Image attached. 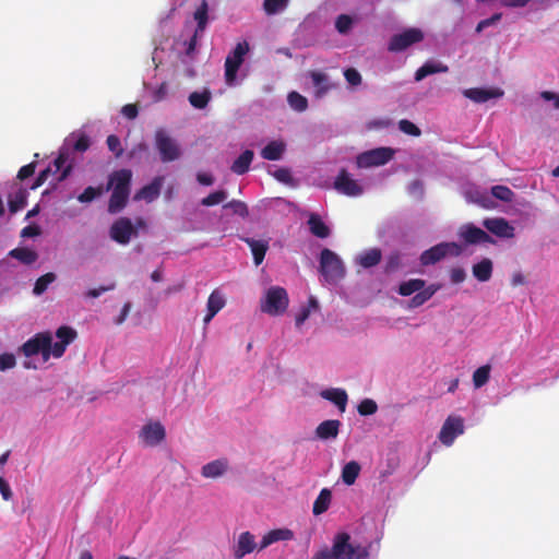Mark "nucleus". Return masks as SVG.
I'll return each mask as SVG.
<instances>
[{
  "mask_svg": "<svg viewBox=\"0 0 559 559\" xmlns=\"http://www.w3.org/2000/svg\"><path fill=\"white\" fill-rule=\"evenodd\" d=\"M459 236L467 245L495 243V240L481 228L474 224H465L459 230Z\"/></svg>",
  "mask_w": 559,
  "mask_h": 559,
  "instance_id": "ddd939ff",
  "label": "nucleus"
},
{
  "mask_svg": "<svg viewBox=\"0 0 559 559\" xmlns=\"http://www.w3.org/2000/svg\"><path fill=\"white\" fill-rule=\"evenodd\" d=\"M492 195L501 201L510 202L513 199V191L506 186H495L491 188Z\"/></svg>",
  "mask_w": 559,
  "mask_h": 559,
  "instance_id": "603ef678",
  "label": "nucleus"
},
{
  "mask_svg": "<svg viewBox=\"0 0 559 559\" xmlns=\"http://www.w3.org/2000/svg\"><path fill=\"white\" fill-rule=\"evenodd\" d=\"M401 266V255L397 252L391 253L385 262V272L392 273Z\"/></svg>",
  "mask_w": 559,
  "mask_h": 559,
  "instance_id": "13d9d810",
  "label": "nucleus"
},
{
  "mask_svg": "<svg viewBox=\"0 0 559 559\" xmlns=\"http://www.w3.org/2000/svg\"><path fill=\"white\" fill-rule=\"evenodd\" d=\"M357 409L361 416H369L373 415L378 411V405L373 400L365 399L359 403Z\"/></svg>",
  "mask_w": 559,
  "mask_h": 559,
  "instance_id": "864d4df0",
  "label": "nucleus"
},
{
  "mask_svg": "<svg viewBox=\"0 0 559 559\" xmlns=\"http://www.w3.org/2000/svg\"><path fill=\"white\" fill-rule=\"evenodd\" d=\"M253 152L251 150H246L243 151L237 159H235V162L233 163L230 169L233 173L237 174V175H243L246 174L249 168H250V165L252 163V159H253Z\"/></svg>",
  "mask_w": 559,
  "mask_h": 559,
  "instance_id": "bb28decb",
  "label": "nucleus"
},
{
  "mask_svg": "<svg viewBox=\"0 0 559 559\" xmlns=\"http://www.w3.org/2000/svg\"><path fill=\"white\" fill-rule=\"evenodd\" d=\"M121 112L130 120L135 119L139 114L138 106L134 104H127L122 107Z\"/></svg>",
  "mask_w": 559,
  "mask_h": 559,
  "instance_id": "774afa93",
  "label": "nucleus"
},
{
  "mask_svg": "<svg viewBox=\"0 0 559 559\" xmlns=\"http://www.w3.org/2000/svg\"><path fill=\"white\" fill-rule=\"evenodd\" d=\"M212 98L211 91L204 88L202 92H192L189 95V103L197 109H204Z\"/></svg>",
  "mask_w": 559,
  "mask_h": 559,
  "instance_id": "ea45409f",
  "label": "nucleus"
},
{
  "mask_svg": "<svg viewBox=\"0 0 559 559\" xmlns=\"http://www.w3.org/2000/svg\"><path fill=\"white\" fill-rule=\"evenodd\" d=\"M473 275L479 282H487L492 275V262L489 259H483L473 266Z\"/></svg>",
  "mask_w": 559,
  "mask_h": 559,
  "instance_id": "f704fd0d",
  "label": "nucleus"
},
{
  "mask_svg": "<svg viewBox=\"0 0 559 559\" xmlns=\"http://www.w3.org/2000/svg\"><path fill=\"white\" fill-rule=\"evenodd\" d=\"M154 142L163 163H170L180 158L181 148L179 144L165 129L159 128L155 131Z\"/></svg>",
  "mask_w": 559,
  "mask_h": 559,
  "instance_id": "20e7f679",
  "label": "nucleus"
},
{
  "mask_svg": "<svg viewBox=\"0 0 559 559\" xmlns=\"http://www.w3.org/2000/svg\"><path fill=\"white\" fill-rule=\"evenodd\" d=\"M368 551L350 544V535L346 532L337 533L333 538L331 548L323 547L318 550L312 559H366Z\"/></svg>",
  "mask_w": 559,
  "mask_h": 559,
  "instance_id": "f257e3e1",
  "label": "nucleus"
},
{
  "mask_svg": "<svg viewBox=\"0 0 559 559\" xmlns=\"http://www.w3.org/2000/svg\"><path fill=\"white\" fill-rule=\"evenodd\" d=\"M294 537L293 531L288 528H275L267 532L261 539L259 544V551L265 549L272 544L280 540H290Z\"/></svg>",
  "mask_w": 559,
  "mask_h": 559,
  "instance_id": "5701e85b",
  "label": "nucleus"
},
{
  "mask_svg": "<svg viewBox=\"0 0 559 559\" xmlns=\"http://www.w3.org/2000/svg\"><path fill=\"white\" fill-rule=\"evenodd\" d=\"M360 473V465L356 461L346 463L342 469V480L344 484L350 486L355 484Z\"/></svg>",
  "mask_w": 559,
  "mask_h": 559,
  "instance_id": "e433bc0d",
  "label": "nucleus"
},
{
  "mask_svg": "<svg viewBox=\"0 0 559 559\" xmlns=\"http://www.w3.org/2000/svg\"><path fill=\"white\" fill-rule=\"evenodd\" d=\"M259 550V545L255 543V537L249 531L242 532L233 547V556L235 559H242L245 556Z\"/></svg>",
  "mask_w": 559,
  "mask_h": 559,
  "instance_id": "f3484780",
  "label": "nucleus"
},
{
  "mask_svg": "<svg viewBox=\"0 0 559 559\" xmlns=\"http://www.w3.org/2000/svg\"><path fill=\"white\" fill-rule=\"evenodd\" d=\"M464 432V420L461 416L450 415L443 423L439 440L442 444L450 447L453 444L456 437Z\"/></svg>",
  "mask_w": 559,
  "mask_h": 559,
  "instance_id": "9b49d317",
  "label": "nucleus"
},
{
  "mask_svg": "<svg viewBox=\"0 0 559 559\" xmlns=\"http://www.w3.org/2000/svg\"><path fill=\"white\" fill-rule=\"evenodd\" d=\"M131 179L132 171L130 169L116 170L110 175L106 190L112 189V192L130 194Z\"/></svg>",
  "mask_w": 559,
  "mask_h": 559,
  "instance_id": "2eb2a0df",
  "label": "nucleus"
},
{
  "mask_svg": "<svg viewBox=\"0 0 559 559\" xmlns=\"http://www.w3.org/2000/svg\"><path fill=\"white\" fill-rule=\"evenodd\" d=\"M9 211L12 214L17 213L26 205V194L23 190L17 191L14 195L9 198Z\"/></svg>",
  "mask_w": 559,
  "mask_h": 559,
  "instance_id": "c03bdc74",
  "label": "nucleus"
},
{
  "mask_svg": "<svg viewBox=\"0 0 559 559\" xmlns=\"http://www.w3.org/2000/svg\"><path fill=\"white\" fill-rule=\"evenodd\" d=\"M463 95L475 102V103H486L489 99L498 98L503 95V92L500 88H480V87H473L467 88L463 92Z\"/></svg>",
  "mask_w": 559,
  "mask_h": 559,
  "instance_id": "aec40b11",
  "label": "nucleus"
},
{
  "mask_svg": "<svg viewBox=\"0 0 559 559\" xmlns=\"http://www.w3.org/2000/svg\"><path fill=\"white\" fill-rule=\"evenodd\" d=\"M310 76L312 79V82H313V85L316 86L317 88V96L318 97H321L322 95H324L330 88V84L328 82V75L322 73V72H318V71H312L310 73Z\"/></svg>",
  "mask_w": 559,
  "mask_h": 559,
  "instance_id": "a19ab883",
  "label": "nucleus"
},
{
  "mask_svg": "<svg viewBox=\"0 0 559 559\" xmlns=\"http://www.w3.org/2000/svg\"><path fill=\"white\" fill-rule=\"evenodd\" d=\"M35 168H36L35 163H29L27 165L22 166L17 173V178L20 180H24V179L33 176L35 173Z\"/></svg>",
  "mask_w": 559,
  "mask_h": 559,
  "instance_id": "338daca9",
  "label": "nucleus"
},
{
  "mask_svg": "<svg viewBox=\"0 0 559 559\" xmlns=\"http://www.w3.org/2000/svg\"><path fill=\"white\" fill-rule=\"evenodd\" d=\"M9 257L19 260L22 264L25 265H31L35 263L38 259L37 252L26 247H19L12 249L9 252Z\"/></svg>",
  "mask_w": 559,
  "mask_h": 559,
  "instance_id": "cd10ccee",
  "label": "nucleus"
},
{
  "mask_svg": "<svg viewBox=\"0 0 559 559\" xmlns=\"http://www.w3.org/2000/svg\"><path fill=\"white\" fill-rule=\"evenodd\" d=\"M116 287V283H110L109 285H103V286H99L97 288H92V289H88L86 292V297H90V298H97L99 297L102 294L106 293V292H109V290H112L115 289Z\"/></svg>",
  "mask_w": 559,
  "mask_h": 559,
  "instance_id": "680f3d73",
  "label": "nucleus"
},
{
  "mask_svg": "<svg viewBox=\"0 0 559 559\" xmlns=\"http://www.w3.org/2000/svg\"><path fill=\"white\" fill-rule=\"evenodd\" d=\"M342 423L337 419H328L318 425L316 437L320 440L335 439L338 436Z\"/></svg>",
  "mask_w": 559,
  "mask_h": 559,
  "instance_id": "4be33fe9",
  "label": "nucleus"
},
{
  "mask_svg": "<svg viewBox=\"0 0 559 559\" xmlns=\"http://www.w3.org/2000/svg\"><path fill=\"white\" fill-rule=\"evenodd\" d=\"M129 195L127 193L112 192L108 202V212L116 214L122 211L128 203Z\"/></svg>",
  "mask_w": 559,
  "mask_h": 559,
  "instance_id": "58836bf2",
  "label": "nucleus"
},
{
  "mask_svg": "<svg viewBox=\"0 0 559 559\" xmlns=\"http://www.w3.org/2000/svg\"><path fill=\"white\" fill-rule=\"evenodd\" d=\"M51 341L52 336L50 332H40L26 341L22 345L21 350L26 357H32L40 353L44 359L48 360L50 357Z\"/></svg>",
  "mask_w": 559,
  "mask_h": 559,
  "instance_id": "0eeeda50",
  "label": "nucleus"
},
{
  "mask_svg": "<svg viewBox=\"0 0 559 559\" xmlns=\"http://www.w3.org/2000/svg\"><path fill=\"white\" fill-rule=\"evenodd\" d=\"M424 39V33L421 29L412 27L407 28L400 34H395L391 37L388 50L391 52H401L411 47L414 44L420 43Z\"/></svg>",
  "mask_w": 559,
  "mask_h": 559,
  "instance_id": "1a4fd4ad",
  "label": "nucleus"
},
{
  "mask_svg": "<svg viewBox=\"0 0 559 559\" xmlns=\"http://www.w3.org/2000/svg\"><path fill=\"white\" fill-rule=\"evenodd\" d=\"M320 273L328 283H337L345 276L342 260L328 248H324L320 253Z\"/></svg>",
  "mask_w": 559,
  "mask_h": 559,
  "instance_id": "7ed1b4c3",
  "label": "nucleus"
},
{
  "mask_svg": "<svg viewBox=\"0 0 559 559\" xmlns=\"http://www.w3.org/2000/svg\"><path fill=\"white\" fill-rule=\"evenodd\" d=\"M16 364L15 356L11 353L0 354V370L5 371L14 368Z\"/></svg>",
  "mask_w": 559,
  "mask_h": 559,
  "instance_id": "bf43d9fd",
  "label": "nucleus"
},
{
  "mask_svg": "<svg viewBox=\"0 0 559 559\" xmlns=\"http://www.w3.org/2000/svg\"><path fill=\"white\" fill-rule=\"evenodd\" d=\"M289 3V0H264L263 9L267 15H274L284 11Z\"/></svg>",
  "mask_w": 559,
  "mask_h": 559,
  "instance_id": "a18cd8bd",
  "label": "nucleus"
},
{
  "mask_svg": "<svg viewBox=\"0 0 559 559\" xmlns=\"http://www.w3.org/2000/svg\"><path fill=\"white\" fill-rule=\"evenodd\" d=\"M448 67L440 63V62H426L424 66H421L417 71L415 72V81L419 82L424 80L426 76L440 73V72H447Z\"/></svg>",
  "mask_w": 559,
  "mask_h": 559,
  "instance_id": "473e14b6",
  "label": "nucleus"
},
{
  "mask_svg": "<svg viewBox=\"0 0 559 559\" xmlns=\"http://www.w3.org/2000/svg\"><path fill=\"white\" fill-rule=\"evenodd\" d=\"M466 278V273L462 267H453L450 271V280L453 284H460Z\"/></svg>",
  "mask_w": 559,
  "mask_h": 559,
  "instance_id": "69168bd1",
  "label": "nucleus"
},
{
  "mask_svg": "<svg viewBox=\"0 0 559 559\" xmlns=\"http://www.w3.org/2000/svg\"><path fill=\"white\" fill-rule=\"evenodd\" d=\"M287 100L289 106L296 111L302 112L308 108L307 98L297 92H290Z\"/></svg>",
  "mask_w": 559,
  "mask_h": 559,
  "instance_id": "37998d69",
  "label": "nucleus"
},
{
  "mask_svg": "<svg viewBox=\"0 0 559 559\" xmlns=\"http://www.w3.org/2000/svg\"><path fill=\"white\" fill-rule=\"evenodd\" d=\"M165 178L163 176H156L151 183L142 187L134 195V200H144L146 202H153L160 194Z\"/></svg>",
  "mask_w": 559,
  "mask_h": 559,
  "instance_id": "6ab92c4d",
  "label": "nucleus"
},
{
  "mask_svg": "<svg viewBox=\"0 0 559 559\" xmlns=\"http://www.w3.org/2000/svg\"><path fill=\"white\" fill-rule=\"evenodd\" d=\"M490 366L485 365L479 368H477L473 373V383L475 388H481L484 386L490 378Z\"/></svg>",
  "mask_w": 559,
  "mask_h": 559,
  "instance_id": "79ce46f5",
  "label": "nucleus"
},
{
  "mask_svg": "<svg viewBox=\"0 0 559 559\" xmlns=\"http://www.w3.org/2000/svg\"><path fill=\"white\" fill-rule=\"evenodd\" d=\"M334 188L341 193L348 197H357L362 193L361 186L354 179H352L346 171L342 169L334 181Z\"/></svg>",
  "mask_w": 559,
  "mask_h": 559,
  "instance_id": "dca6fc26",
  "label": "nucleus"
},
{
  "mask_svg": "<svg viewBox=\"0 0 559 559\" xmlns=\"http://www.w3.org/2000/svg\"><path fill=\"white\" fill-rule=\"evenodd\" d=\"M225 209H230L234 214L246 218L249 215L248 206L245 202L240 200H231L230 202L224 205Z\"/></svg>",
  "mask_w": 559,
  "mask_h": 559,
  "instance_id": "8fccbe9b",
  "label": "nucleus"
},
{
  "mask_svg": "<svg viewBox=\"0 0 559 559\" xmlns=\"http://www.w3.org/2000/svg\"><path fill=\"white\" fill-rule=\"evenodd\" d=\"M91 145L90 138L86 134H81L74 145L73 148L76 152H85Z\"/></svg>",
  "mask_w": 559,
  "mask_h": 559,
  "instance_id": "0e129e2a",
  "label": "nucleus"
},
{
  "mask_svg": "<svg viewBox=\"0 0 559 559\" xmlns=\"http://www.w3.org/2000/svg\"><path fill=\"white\" fill-rule=\"evenodd\" d=\"M462 253V247L456 242H440L425 250L419 261L423 266L433 265L447 255L459 257Z\"/></svg>",
  "mask_w": 559,
  "mask_h": 559,
  "instance_id": "39448f33",
  "label": "nucleus"
},
{
  "mask_svg": "<svg viewBox=\"0 0 559 559\" xmlns=\"http://www.w3.org/2000/svg\"><path fill=\"white\" fill-rule=\"evenodd\" d=\"M344 76L348 84L357 86L361 84V75L355 68H348L344 71Z\"/></svg>",
  "mask_w": 559,
  "mask_h": 559,
  "instance_id": "052dcab7",
  "label": "nucleus"
},
{
  "mask_svg": "<svg viewBox=\"0 0 559 559\" xmlns=\"http://www.w3.org/2000/svg\"><path fill=\"white\" fill-rule=\"evenodd\" d=\"M106 143L109 151H111L116 157H120L122 155L123 150L121 147L120 139L117 135H108Z\"/></svg>",
  "mask_w": 559,
  "mask_h": 559,
  "instance_id": "4d7b16f0",
  "label": "nucleus"
},
{
  "mask_svg": "<svg viewBox=\"0 0 559 559\" xmlns=\"http://www.w3.org/2000/svg\"><path fill=\"white\" fill-rule=\"evenodd\" d=\"M399 129L403 133L412 136H419L421 134L420 129L415 123L407 119H402L399 121Z\"/></svg>",
  "mask_w": 559,
  "mask_h": 559,
  "instance_id": "5fc2aeb1",
  "label": "nucleus"
},
{
  "mask_svg": "<svg viewBox=\"0 0 559 559\" xmlns=\"http://www.w3.org/2000/svg\"><path fill=\"white\" fill-rule=\"evenodd\" d=\"M109 235L112 240L120 245H127L132 237L138 235V230L128 217H120L114 222L110 227Z\"/></svg>",
  "mask_w": 559,
  "mask_h": 559,
  "instance_id": "f8f14e48",
  "label": "nucleus"
},
{
  "mask_svg": "<svg viewBox=\"0 0 559 559\" xmlns=\"http://www.w3.org/2000/svg\"><path fill=\"white\" fill-rule=\"evenodd\" d=\"M439 285L431 284L428 287H424L421 290L409 300L411 308H417L428 301L439 289Z\"/></svg>",
  "mask_w": 559,
  "mask_h": 559,
  "instance_id": "72a5a7b5",
  "label": "nucleus"
},
{
  "mask_svg": "<svg viewBox=\"0 0 559 559\" xmlns=\"http://www.w3.org/2000/svg\"><path fill=\"white\" fill-rule=\"evenodd\" d=\"M483 226L497 237H514V227L503 217L486 218L483 221Z\"/></svg>",
  "mask_w": 559,
  "mask_h": 559,
  "instance_id": "a211bd4d",
  "label": "nucleus"
},
{
  "mask_svg": "<svg viewBox=\"0 0 559 559\" xmlns=\"http://www.w3.org/2000/svg\"><path fill=\"white\" fill-rule=\"evenodd\" d=\"M55 280L56 275L51 272L46 273L38 277L34 285V294L41 295Z\"/></svg>",
  "mask_w": 559,
  "mask_h": 559,
  "instance_id": "de8ad7c7",
  "label": "nucleus"
},
{
  "mask_svg": "<svg viewBox=\"0 0 559 559\" xmlns=\"http://www.w3.org/2000/svg\"><path fill=\"white\" fill-rule=\"evenodd\" d=\"M321 397L332 402L338 408L341 413L346 411L348 396L343 389H326L320 393Z\"/></svg>",
  "mask_w": 559,
  "mask_h": 559,
  "instance_id": "b1692460",
  "label": "nucleus"
},
{
  "mask_svg": "<svg viewBox=\"0 0 559 559\" xmlns=\"http://www.w3.org/2000/svg\"><path fill=\"white\" fill-rule=\"evenodd\" d=\"M242 240L250 247L254 264L260 265L264 260L265 253L269 249V243L253 238H242Z\"/></svg>",
  "mask_w": 559,
  "mask_h": 559,
  "instance_id": "a878e982",
  "label": "nucleus"
},
{
  "mask_svg": "<svg viewBox=\"0 0 559 559\" xmlns=\"http://www.w3.org/2000/svg\"><path fill=\"white\" fill-rule=\"evenodd\" d=\"M332 501V492L329 488H323L313 502L312 513L320 515L328 511Z\"/></svg>",
  "mask_w": 559,
  "mask_h": 559,
  "instance_id": "c756f323",
  "label": "nucleus"
},
{
  "mask_svg": "<svg viewBox=\"0 0 559 559\" xmlns=\"http://www.w3.org/2000/svg\"><path fill=\"white\" fill-rule=\"evenodd\" d=\"M275 179L283 183H290L293 180L290 170L288 168H278L273 173Z\"/></svg>",
  "mask_w": 559,
  "mask_h": 559,
  "instance_id": "e2e57ef3",
  "label": "nucleus"
},
{
  "mask_svg": "<svg viewBox=\"0 0 559 559\" xmlns=\"http://www.w3.org/2000/svg\"><path fill=\"white\" fill-rule=\"evenodd\" d=\"M353 20L349 15L341 14L335 21V27L338 33L346 34L352 27Z\"/></svg>",
  "mask_w": 559,
  "mask_h": 559,
  "instance_id": "6e6d98bb",
  "label": "nucleus"
},
{
  "mask_svg": "<svg viewBox=\"0 0 559 559\" xmlns=\"http://www.w3.org/2000/svg\"><path fill=\"white\" fill-rule=\"evenodd\" d=\"M382 258V252L378 248H372L362 252L358 258V263L365 269L376 266Z\"/></svg>",
  "mask_w": 559,
  "mask_h": 559,
  "instance_id": "c9c22d12",
  "label": "nucleus"
},
{
  "mask_svg": "<svg viewBox=\"0 0 559 559\" xmlns=\"http://www.w3.org/2000/svg\"><path fill=\"white\" fill-rule=\"evenodd\" d=\"M226 300L223 294L215 289L207 298V313L203 319L204 324H209L211 320L224 308Z\"/></svg>",
  "mask_w": 559,
  "mask_h": 559,
  "instance_id": "412c9836",
  "label": "nucleus"
},
{
  "mask_svg": "<svg viewBox=\"0 0 559 559\" xmlns=\"http://www.w3.org/2000/svg\"><path fill=\"white\" fill-rule=\"evenodd\" d=\"M56 336L68 346L76 338V331L71 326L62 325L56 331Z\"/></svg>",
  "mask_w": 559,
  "mask_h": 559,
  "instance_id": "49530a36",
  "label": "nucleus"
},
{
  "mask_svg": "<svg viewBox=\"0 0 559 559\" xmlns=\"http://www.w3.org/2000/svg\"><path fill=\"white\" fill-rule=\"evenodd\" d=\"M309 229L312 235L318 238H326L330 236V228L318 214H311L308 219Z\"/></svg>",
  "mask_w": 559,
  "mask_h": 559,
  "instance_id": "c85d7f7f",
  "label": "nucleus"
},
{
  "mask_svg": "<svg viewBox=\"0 0 559 559\" xmlns=\"http://www.w3.org/2000/svg\"><path fill=\"white\" fill-rule=\"evenodd\" d=\"M68 159H69L68 152L60 151L58 157L53 160L55 169L52 170V168L49 166L46 169L41 170L38 174L35 182L33 183V186L31 188L36 189V188L40 187L41 185H44V182L48 179L49 175L52 173L53 174L59 173L58 178H57L58 182L63 181L69 176V174L71 173V169H72V166L70 164L66 166Z\"/></svg>",
  "mask_w": 559,
  "mask_h": 559,
  "instance_id": "6e6552de",
  "label": "nucleus"
},
{
  "mask_svg": "<svg viewBox=\"0 0 559 559\" xmlns=\"http://www.w3.org/2000/svg\"><path fill=\"white\" fill-rule=\"evenodd\" d=\"M193 19L197 22V34H203L209 22V4L206 0H202L201 4L197 8Z\"/></svg>",
  "mask_w": 559,
  "mask_h": 559,
  "instance_id": "2f4dec72",
  "label": "nucleus"
},
{
  "mask_svg": "<svg viewBox=\"0 0 559 559\" xmlns=\"http://www.w3.org/2000/svg\"><path fill=\"white\" fill-rule=\"evenodd\" d=\"M289 305V298L286 289L281 286L270 287L264 295V298L260 302V309L262 312L270 316L283 314Z\"/></svg>",
  "mask_w": 559,
  "mask_h": 559,
  "instance_id": "f03ea898",
  "label": "nucleus"
},
{
  "mask_svg": "<svg viewBox=\"0 0 559 559\" xmlns=\"http://www.w3.org/2000/svg\"><path fill=\"white\" fill-rule=\"evenodd\" d=\"M227 198L225 190H217L201 200L203 206H214L224 202Z\"/></svg>",
  "mask_w": 559,
  "mask_h": 559,
  "instance_id": "09e8293b",
  "label": "nucleus"
},
{
  "mask_svg": "<svg viewBox=\"0 0 559 559\" xmlns=\"http://www.w3.org/2000/svg\"><path fill=\"white\" fill-rule=\"evenodd\" d=\"M102 193H103L102 187H97V188L87 187L84 189V191L81 194H79L78 200L81 203H88V202H92L97 197L102 195Z\"/></svg>",
  "mask_w": 559,
  "mask_h": 559,
  "instance_id": "3c124183",
  "label": "nucleus"
},
{
  "mask_svg": "<svg viewBox=\"0 0 559 559\" xmlns=\"http://www.w3.org/2000/svg\"><path fill=\"white\" fill-rule=\"evenodd\" d=\"M285 151V144L281 141H271L261 151V156L267 160L281 159Z\"/></svg>",
  "mask_w": 559,
  "mask_h": 559,
  "instance_id": "7c9ffc66",
  "label": "nucleus"
},
{
  "mask_svg": "<svg viewBox=\"0 0 559 559\" xmlns=\"http://www.w3.org/2000/svg\"><path fill=\"white\" fill-rule=\"evenodd\" d=\"M426 285V282L421 278H413L406 282H402L399 286L397 293L401 296H411L414 293L421 290Z\"/></svg>",
  "mask_w": 559,
  "mask_h": 559,
  "instance_id": "4c0bfd02",
  "label": "nucleus"
},
{
  "mask_svg": "<svg viewBox=\"0 0 559 559\" xmlns=\"http://www.w3.org/2000/svg\"><path fill=\"white\" fill-rule=\"evenodd\" d=\"M394 151L391 147H378L364 152L357 156V165L360 168L381 166L393 158Z\"/></svg>",
  "mask_w": 559,
  "mask_h": 559,
  "instance_id": "9d476101",
  "label": "nucleus"
},
{
  "mask_svg": "<svg viewBox=\"0 0 559 559\" xmlns=\"http://www.w3.org/2000/svg\"><path fill=\"white\" fill-rule=\"evenodd\" d=\"M249 52V44L243 40L228 53L225 60V80L228 85L236 81L238 70L243 63L246 55Z\"/></svg>",
  "mask_w": 559,
  "mask_h": 559,
  "instance_id": "423d86ee",
  "label": "nucleus"
},
{
  "mask_svg": "<svg viewBox=\"0 0 559 559\" xmlns=\"http://www.w3.org/2000/svg\"><path fill=\"white\" fill-rule=\"evenodd\" d=\"M166 437L164 426L159 421L148 423L140 431V438L148 447L159 444Z\"/></svg>",
  "mask_w": 559,
  "mask_h": 559,
  "instance_id": "4468645a",
  "label": "nucleus"
},
{
  "mask_svg": "<svg viewBox=\"0 0 559 559\" xmlns=\"http://www.w3.org/2000/svg\"><path fill=\"white\" fill-rule=\"evenodd\" d=\"M228 467L227 460L219 459L205 464L202 467V476L205 478H216L222 476Z\"/></svg>",
  "mask_w": 559,
  "mask_h": 559,
  "instance_id": "393cba45",
  "label": "nucleus"
}]
</instances>
